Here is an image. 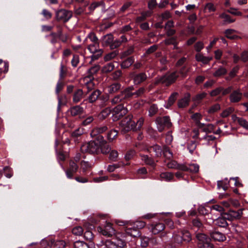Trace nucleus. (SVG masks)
<instances>
[{"label":"nucleus","instance_id":"bb28decb","mask_svg":"<svg viewBox=\"0 0 248 248\" xmlns=\"http://www.w3.org/2000/svg\"><path fill=\"white\" fill-rule=\"evenodd\" d=\"M152 150L155 153V156L157 157H159L162 155V149L160 146L157 144L151 146L148 149V151L150 152H151Z\"/></svg>","mask_w":248,"mask_h":248},{"label":"nucleus","instance_id":"f03ea898","mask_svg":"<svg viewBox=\"0 0 248 248\" xmlns=\"http://www.w3.org/2000/svg\"><path fill=\"white\" fill-rule=\"evenodd\" d=\"M178 77V75L177 72L175 71L169 75H165L164 76L156 78L155 84H157L161 83L165 84L167 86H169L174 82Z\"/></svg>","mask_w":248,"mask_h":248},{"label":"nucleus","instance_id":"4d7b16f0","mask_svg":"<svg viewBox=\"0 0 248 248\" xmlns=\"http://www.w3.org/2000/svg\"><path fill=\"white\" fill-rule=\"evenodd\" d=\"M109 153V159L112 161H116L118 157V152L114 150Z\"/></svg>","mask_w":248,"mask_h":248},{"label":"nucleus","instance_id":"6e6d98bb","mask_svg":"<svg viewBox=\"0 0 248 248\" xmlns=\"http://www.w3.org/2000/svg\"><path fill=\"white\" fill-rule=\"evenodd\" d=\"M234 109L232 107H230L224 110L220 114L223 118H226L234 111Z\"/></svg>","mask_w":248,"mask_h":248},{"label":"nucleus","instance_id":"c756f323","mask_svg":"<svg viewBox=\"0 0 248 248\" xmlns=\"http://www.w3.org/2000/svg\"><path fill=\"white\" fill-rule=\"evenodd\" d=\"M141 160L147 165H150L152 167H155L156 165L153 159L148 156L147 155H141Z\"/></svg>","mask_w":248,"mask_h":248},{"label":"nucleus","instance_id":"ea45409f","mask_svg":"<svg viewBox=\"0 0 248 248\" xmlns=\"http://www.w3.org/2000/svg\"><path fill=\"white\" fill-rule=\"evenodd\" d=\"M198 245L199 248H213V245L211 243L210 238L202 243H198Z\"/></svg>","mask_w":248,"mask_h":248},{"label":"nucleus","instance_id":"72a5a7b5","mask_svg":"<svg viewBox=\"0 0 248 248\" xmlns=\"http://www.w3.org/2000/svg\"><path fill=\"white\" fill-rule=\"evenodd\" d=\"M88 40H89L92 43L99 42L98 39L96 35L93 32H90L88 34L86 38L84 41L85 44H87Z\"/></svg>","mask_w":248,"mask_h":248},{"label":"nucleus","instance_id":"39448f33","mask_svg":"<svg viewBox=\"0 0 248 248\" xmlns=\"http://www.w3.org/2000/svg\"><path fill=\"white\" fill-rule=\"evenodd\" d=\"M87 48L90 52L93 53L91 56L92 61L97 60L101 56L103 53V50L99 48V43H91L87 45Z\"/></svg>","mask_w":248,"mask_h":248},{"label":"nucleus","instance_id":"9b49d317","mask_svg":"<svg viewBox=\"0 0 248 248\" xmlns=\"http://www.w3.org/2000/svg\"><path fill=\"white\" fill-rule=\"evenodd\" d=\"M78 169L77 164L73 160L69 161V166L68 169L65 170V173L67 177L72 179L74 174L76 173Z\"/></svg>","mask_w":248,"mask_h":248},{"label":"nucleus","instance_id":"3c124183","mask_svg":"<svg viewBox=\"0 0 248 248\" xmlns=\"http://www.w3.org/2000/svg\"><path fill=\"white\" fill-rule=\"evenodd\" d=\"M83 232V230L80 226H76L72 230V233L75 235L81 236Z\"/></svg>","mask_w":248,"mask_h":248},{"label":"nucleus","instance_id":"7ed1b4c3","mask_svg":"<svg viewBox=\"0 0 248 248\" xmlns=\"http://www.w3.org/2000/svg\"><path fill=\"white\" fill-rule=\"evenodd\" d=\"M132 118L131 116L128 115L121 122L120 125L124 132L137 130L135 122L132 120Z\"/></svg>","mask_w":248,"mask_h":248},{"label":"nucleus","instance_id":"f3484780","mask_svg":"<svg viewBox=\"0 0 248 248\" xmlns=\"http://www.w3.org/2000/svg\"><path fill=\"white\" fill-rule=\"evenodd\" d=\"M210 236L214 240L218 242L224 241L226 239L225 235L223 233L217 231L211 232Z\"/></svg>","mask_w":248,"mask_h":248},{"label":"nucleus","instance_id":"b1692460","mask_svg":"<svg viewBox=\"0 0 248 248\" xmlns=\"http://www.w3.org/2000/svg\"><path fill=\"white\" fill-rule=\"evenodd\" d=\"M195 59L198 62H202L203 64H207L212 59V58L204 56L202 54L198 53L196 54Z\"/></svg>","mask_w":248,"mask_h":248},{"label":"nucleus","instance_id":"680f3d73","mask_svg":"<svg viewBox=\"0 0 248 248\" xmlns=\"http://www.w3.org/2000/svg\"><path fill=\"white\" fill-rule=\"evenodd\" d=\"M196 238L198 240V243H202L209 238L204 233H199L196 234Z\"/></svg>","mask_w":248,"mask_h":248},{"label":"nucleus","instance_id":"603ef678","mask_svg":"<svg viewBox=\"0 0 248 248\" xmlns=\"http://www.w3.org/2000/svg\"><path fill=\"white\" fill-rule=\"evenodd\" d=\"M104 5V2L102 1H95L93 2L89 7V9L90 11H93L97 7L100 6V5Z\"/></svg>","mask_w":248,"mask_h":248},{"label":"nucleus","instance_id":"4c0bfd02","mask_svg":"<svg viewBox=\"0 0 248 248\" xmlns=\"http://www.w3.org/2000/svg\"><path fill=\"white\" fill-rule=\"evenodd\" d=\"M119 54L118 50H114L108 54H106L104 59L105 61H109L115 58Z\"/></svg>","mask_w":248,"mask_h":248},{"label":"nucleus","instance_id":"de8ad7c7","mask_svg":"<svg viewBox=\"0 0 248 248\" xmlns=\"http://www.w3.org/2000/svg\"><path fill=\"white\" fill-rule=\"evenodd\" d=\"M118 135V131L115 130H111L108 134L107 138L108 140L109 141H112L115 139Z\"/></svg>","mask_w":248,"mask_h":248},{"label":"nucleus","instance_id":"37998d69","mask_svg":"<svg viewBox=\"0 0 248 248\" xmlns=\"http://www.w3.org/2000/svg\"><path fill=\"white\" fill-rule=\"evenodd\" d=\"M124 101L120 93L119 94H117L115 96H114L111 99V103L112 105L117 104L118 103H120L124 102Z\"/></svg>","mask_w":248,"mask_h":248},{"label":"nucleus","instance_id":"2eb2a0df","mask_svg":"<svg viewBox=\"0 0 248 248\" xmlns=\"http://www.w3.org/2000/svg\"><path fill=\"white\" fill-rule=\"evenodd\" d=\"M148 78L145 73L141 72L133 75L132 79L135 85H139L145 81Z\"/></svg>","mask_w":248,"mask_h":248},{"label":"nucleus","instance_id":"412c9836","mask_svg":"<svg viewBox=\"0 0 248 248\" xmlns=\"http://www.w3.org/2000/svg\"><path fill=\"white\" fill-rule=\"evenodd\" d=\"M84 130V129L81 127H78V128L76 129L71 134L72 139L75 142L77 141L78 140V138L80 137L83 134Z\"/></svg>","mask_w":248,"mask_h":248},{"label":"nucleus","instance_id":"338daca9","mask_svg":"<svg viewBox=\"0 0 248 248\" xmlns=\"http://www.w3.org/2000/svg\"><path fill=\"white\" fill-rule=\"evenodd\" d=\"M197 147V144L195 141H190L187 145V149H188L190 153H193L194 151L196 149Z\"/></svg>","mask_w":248,"mask_h":248},{"label":"nucleus","instance_id":"c03bdc74","mask_svg":"<svg viewBox=\"0 0 248 248\" xmlns=\"http://www.w3.org/2000/svg\"><path fill=\"white\" fill-rule=\"evenodd\" d=\"M75 248H89L88 245L82 241H77L74 244Z\"/></svg>","mask_w":248,"mask_h":248},{"label":"nucleus","instance_id":"0e129e2a","mask_svg":"<svg viewBox=\"0 0 248 248\" xmlns=\"http://www.w3.org/2000/svg\"><path fill=\"white\" fill-rule=\"evenodd\" d=\"M202 128H203V131L206 133H211L214 131L215 126L212 124H208L206 125H204Z\"/></svg>","mask_w":248,"mask_h":248},{"label":"nucleus","instance_id":"2f4dec72","mask_svg":"<svg viewBox=\"0 0 248 248\" xmlns=\"http://www.w3.org/2000/svg\"><path fill=\"white\" fill-rule=\"evenodd\" d=\"M92 166L93 164L88 161L82 160L80 162V168L84 173L91 169Z\"/></svg>","mask_w":248,"mask_h":248},{"label":"nucleus","instance_id":"e2e57ef3","mask_svg":"<svg viewBox=\"0 0 248 248\" xmlns=\"http://www.w3.org/2000/svg\"><path fill=\"white\" fill-rule=\"evenodd\" d=\"M220 108V105L218 104H216L211 106L208 110V112L210 114L214 113Z\"/></svg>","mask_w":248,"mask_h":248},{"label":"nucleus","instance_id":"393cba45","mask_svg":"<svg viewBox=\"0 0 248 248\" xmlns=\"http://www.w3.org/2000/svg\"><path fill=\"white\" fill-rule=\"evenodd\" d=\"M226 216L219 217L215 220V224L220 227H226L228 225L227 222Z\"/></svg>","mask_w":248,"mask_h":248},{"label":"nucleus","instance_id":"4468645a","mask_svg":"<svg viewBox=\"0 0 248 248\" xmlns=\"http://www.w3.org/2000/svg\"><path fill=\"white\" fill-rule=\"evenodd\" d=\"M165 228V226L163 223H152L150 225L149 229L154 234H158L163 231Z\"/></svg>","mask_w":248,"mask_h":248},{"label":"nucleus","instance_id":"c85d7f7f","mask_svg":"<svg viewBox=\"0 0 248 248\" xmlns=\"http://www.w3.org/2000/svg\"><path fill=\"white\" fill-rule=\"evenodd\" d=\"M160 178L161 180L169 182L173 179L174 175L171 172H165L160 174Z\"/></svg>","mask_w":248,"mask_h":248},{"label":"nucleus","instance_id":"49530a36","mask_svg":"<svg viewBox=\"0 0 248 248\" xmlns=\"http://www.w3.org/2000/svg\"><path fill=\"white\" fill-rule=\"evenodd\" d=\"M187 171L196 173L199 171V166L196 164H191L187 166Z\"/></svg>","mask_w":248,"mask_h":248},{"label":"nucleus","instance_id":"f8f14e48","mask_svg":"<svg viewBox=\"0 0 248 248\" xmlns=\"http://www.w3.org/2000/svg\"><path fill=\"white\" fill-rule=\"evenodd\" d=\"M243 97L242 93L239 89L233 90L230 93L229 100L232 103H236L240 102Z\"/></svg>","mask_w":248,"mask_h":248},{"label":"nucleus","instance_id":"58836bf2","mask_svg":"<svg viewBox=\"0 0 248 248\" xmlns=\"http://www.w3.org/2000/svg\"><path fill=\"white\" fill-rule=\"evenodd\" d=\"M99 66L98 65H95L94 66L92 67L88 70V75L87 76L86 78H89V79H91V78L93 75L95 74L98 72L99 70Z\"/></svg>","mask_w":248,"mask_h":248},{"label":"nucleus","instance_id":"7c9ffc66","mask_svg":"<svg viewBox=\"0 0 248 248\" xmlns=\"http://www.w3.org/2000/svg\"><path fill=\"white\" fill-rule=\"evenodd\" d=\"M134 62V59L133 57H129L121 64L122 68L126 69L129 67Z\"/></svg>","mask_w":248,"mask_h":248},{"label":"nucleus","instance_id":"1a4fd4ad","mask_svg":"<svg viewBox=\"0 0 248 248\" xmlns=\"http://www.w3.org/2000/svg\"><path fill=\"white\" fill-rule=\"evenodd\" d=\"M243 215V209H240L237 211L230 210L227 213L224 214L228 220L232 221L234 219H240Z\"/></svg>","mask_w":248,"mask_h":248},{"label":"nucleus","instance_id":"5701e85b","mask_svg":"<svg viewBox=\"0 0 248 248\" xmlns=\"http://www.w3.org/2000/svg\"><path fill=\"white\" fill-rule=\"evenodd\" d=\"M236 31L234 29H227L225 31V36L228 39H231V40H234V39H240L241 37L238 35H234L233 33L234 32H236Z\"/></svg>","mask_w":248,"mask_h":248},{"label":"nucleus","instance_id":"8fccbe9b","mask_svg":"<svg viewBox=\"0 0 248 248\" xmlns=\"http://www.w3.org/2000/svg\"><path fill=\"white\" fill-rule=\"evenodd\" d=\"M114 69V65L113 63H107L103 67V71L105 73H109Z\"/></svg>","mask_w":248,"mask_h":248},{"label":"nucleus","instance_id":"0eeeda50","mask_svg":"<svg viewBox=\"0 0 248 248\" xmlns=\"http://www.w3.org/2000/svg\"><path fill=\"white\" fill-rule=\"evenodd\" d=\"M105 245L107 248H124L126 243L122 239H114L106 240Z\"/></svg>","mask_w":248,"mask_h":248},{"label":"nucleus","instance_id":"473e14b6","mask_svg":"<svg viewBox=\"0 0 248 248\" xmlns=\"http://www.w3.org/2000/svg\"><path fill=\"white\" fill-rule=\"evenodd\" d=\"M111 113V109L110 108L108 107L103 109L99 114L98 117L101 120H104L106 119Z\"/></svg>","mask_w":248,"mask_h":248},{"label":"nucleus","instance_id":"774afa93","mask_svg":"<svg viewBox=\"0 0 248 248\" xmlns=\"http://www.w3.org/2000/svg\"><path fill=\"white\" fill-rule=\"evenodd\" d=\"M84 237L87 240L91 241L93 237V234L91 231L87 230L84 233Z\"/></svg>","mask_w":248,"mask_h":248},{"label":"nucleus","instance_id":"13d9d810","mask_svg":"<svg viewBox=\"0 0 248 248\" xmlns=\"http://www.w3.org/2000/svg\"><path fill=\"white\" fill-rule=\"evenodd\" d=\"M158 111V108L155 104L151 105L149 109V114L150 116L155 115Z\"/></svg>","mask_w":248,"mask_h":248},{"label":"nucleus","instance_id":"79ce46f5","mask_svg":"<svg viewBox=\"0 0 248 248\" xmlns=\"http://www.w3.org/2000/svg\"><path fill=\"white\" fill-rule=\"evenodd\" d=\"M134 51V47L133 46H129L127 49L121 53V58L123 59L129 55L132 54Z\"/></svg>","mask_w":248,"mask_h":248},{"label":"nucleus","instance_id":"a878e982","mask_svg":"<svg viewBox=\"0 0 248 248\" xmlns=\"http://www.w3.org/2000/svg\"><path fill=\"white\" fill-rule=\"evenodd\" d=\"M202 117V115L199 113H194L191 116V119L194 120L196 125L199 128H202L204 126V124L200 122Z\"/></svg>","mask_w":248,"mask_h":248},{"label":"nucleus","instance_id":"f704fd0d","mask_svg":"<svg viewBox=\"0 0 248 248\" xmlns=\"http://www.w3.org/2000/svg\"><path fill=\"white\" fill-rule=\"evenodd\" d=\"M177 95L178 93H173L171 94L168 99L167 104L165 106L166 108H168L169 107L172 105L175 101L176 100Z\"/></svg>","mask_w":248,"mask_h":248},{"label":"nucleus","instance_id":"cd10ccee","mask_svg":"<svg viewBox=\"0 0 248 248\" xmlns=\"http://www.w3.org/2000/svg\"><path fill=\"white\" fill-rule=\"evenodd\" d=\"M101 94V92L96 90L93 91L88 97V100L89 103H93L98 98Z\"/></svg>","mask_w":248,"mask_h":248},{"label":"nucleus","instance_id":"4be33fe9","mask_svg":"<svg viewBox=\"0 0 248 248\" xmlns=\"http://www.w3.org/2000/svg\"><path fill=\"white\" fill-rule=\"evenodd\" d=\"M83 110V108L80 106H76L71 108L69 110V112L72 116H76L82 114Z\"/></svg>","mask_w":248,"mask_h":248},{"label":"nucleus","instance_id":"ddd939ff","mask_svg":"<svg viewBox=\"0 0 248 248\" xmlns=\"http://www.w3.org/2000/svg\"><path fill=\"white\" fill-rule=\"evenodd\" d=\"M134 88L133 86H129L120 92V94L124 100L126 101L131 98L134 95L132 91Z\"/></svg>","mask_w":248,"mask_h":248},{"label":"nucleus","instance_id":"20e7f679","mask_svg":"<svg viewBox=\"0 0 248 248\" xmlns=\"http://www.w3.org/2000/svg\"><path fill=\"white\" fill-rule=\"evenodd\" d=\"M100 149V145L94 141H90L83 144L80 147L81 151L83 153L90 154H97Z\"/></svg>","mask_w":248,"mask_h":248},{"label":"nucleus","instance_id":"c9c22d12","mask_svg":"<svg viewBox=\"0 0 248 248\" xmlns=\"http://www.w3.org/2000/svg\"><path fill=\"white\" fill-rule=\"evenodd\" d=\"M219 17L223 19V21L225 23H232L234 22L235 21V19L232 18L229 15L224 13L220 14L219 15Z\"/></svg>","mask_w":248,"mask_h":248},{"label":"nucleus","instance_id":"69168bd1","mask_svg":"<svg viewBox=\"0 0 248 248\" xmlns=\"http://www.w3.org/2000/svg\"><path fill=\"white\" fill-rule=\"evenodd\" d=\"M237 122L238 124L245 128V129H248V123L246 120L242 118H237Z\"/></svg>","mask_w":248,"mask_h":248},{"label":"nucleus","instance_id":"a211bd4d","mask_svg":"<svg viewBox=\"0 0 248 248\" xmlns=\"http://www.w3.org/2000/svg\"><path fill=\"white\" fill-rule=\"evenodd\" d=\"M122 85L119 82H114L108 86V92L109 94L117 93L121 88Z\"/></svg>","mask_w":248,"mask_h":248},{"label":"nucleus","instance_id":"864d4df0","mask_svg":"<svg viewBox=\"0 0 248 248\" xmlns=\"http://www.w3.org/2000/svg\"><path fill=\"white\" fill-rule=\"evenodd\" d=\"M204 10L207 11L209 13L215 12L216 10V7L213 3L209 2L206 4Z\"/></svg>","mask_w":248,"mask_h":248},{"label":"nucleus","instance_id":"e433bc0d","mask_svg":"<svg viewBox=\"0 0 248 248\" xmlns=\"http://www.w3.org/2000/svg\"><path fill=\"white\" fill-rule=\"evenodd\" d=\"M181 234L183 241L188 243L191 240V235L188 231L183 230L181 232Z\"/></svg>","mask_w":248,"mask_h":248},{"label":"nucleus","instance_id":"423d86ee","mask_svg":"<svg viewBox=\"0 0 248 248\" xmlns=\"http://www.w3.org/2000/svg\"><path fill=\"white\" fill-rule=\"evenodd\" d=\"M72 16V13L65 9H62L56 12V18L57 21L63 23L67 22Z\"/></svg>","mask_w":248,"mask_h":248},{"label":"nucleus","instance_id":"dca6fc26","mask_svg":"<svg viewBox=\"0 0 248 248\" xmlns=\"http://www.w3.org/2000/svg\"><path fill=\"white\" fill-rule=\"evenodd\" d=\"M124 228L125 232L127 234L134 237L140 235L139 230L136 229L132 223L127 224Z\"/></svg>","mask_w":248,"mask_h":248},{"label":"nucleus","instance_id":"6ab92c4d","mask_svg":"<svg viewBox=\"0 0 248 248\" xmlns=\"http://www.w3.org/2000/svg\"><path fill=\"white\" fill-rule=\"evenodd\" d=\"M190 95L187 93L185 94L184 98L180 99L178 102V106L179 108H183L186 107L188 105L190 101Z\"/></svg>","mask_w":248,"mask_h":248},{"label":"nucleus","instance_id":"aec40b11","mask_svg":"<svg viewBox=\"0 0 248 248\" xmlns=\"http://www.w3.org/2000/svg\"><path fill=\"white\" fill-rule=\"evenodd\" d=\"M83 97V92L82 89H78L74 93L73 102L75 103H78Z\"/></svg>","mask_w":248,"mask_h":248},{"label":"nucleus","instance_id":"5fc2aeb1","mask_svg":"<svg viewBox=\"0 0 248 248\" xmlns=\"http://www.w3.org/2000/svg\"><path fill=\"white\" fill-rule=\"evenodd\" d=\"M226 73L227 70L225 68L220 67L213 74V75L214 77H218L226 74Z\"/></svg>","mask_w":248,"mask_h":248},{"label":"nucleus","instance_id":"a18cd8bd","mask_svg":"<svg viewBox=\"0 0 248 248\" xmlns=\"http://www.w3.org/2000/svg\"><path fill=\"white\" fill-rule=\"evenodd\" d=\"M101 152L103 154H107L111 151V148L109 145L106 144H102L100 146Z\"/></svg>","mask_w":248,"mask_h":248},{"label":"nucleus","instance_id":"6e6552de","mask_svg":"<svg viewBox=\"0 0 248 248\" xmlns=\"http://www.w3.org/2000/svg\"><path fill=\"white\" fill-rule=\"evenodd\" d=\"M97 229L100 232L105 236H111L115 233V230L110 223H106L104 227L99 226Z\"/></svg>","mask_w":248,"mask_h":248},{"label":"nucleus","instance_id":"bf43d9fd","mask_svg":"<svg viewBox=\"0 0 248 248\" xmlns=\"http://www.w3.org/2000/svg\"><path fill=\"white\" fill-rule=\"evenodd\" d=\"M67 73V68L63 64H61L60 67V79H62L66 75Z\"/></svg>","mask_w":248,"mask_h":248},{"label":"nucleus","instance_id":"052dcab7","mask_svg":"<svg viewBox=\"0 0 248 248\" xmlns=\"http://www.w3.org/2000/svg\"><path fill=\"white\" fill-rule=\"evenodd\" d=\"M112 78L114 80H118L122 76V72L121 70H117L112 73Z\"/></svg>","mask_w":248,"mask_h":248},{"label":"nucleus","instance_id":"f257e3e1","mask_svg":"<svg viewBox=\"0 0 248 248\" xmlns=\"http://www.w3.org/2000/svg\"><path fill=\"white\" fill-rule=\"evenodd\" d=\"M157 128L159 132H162L166 128H170L172 123L169 116L158 117L155 119Z\"/></svg>","mask_w":248,"mask_h":248},{"label":"nucleus","instance_id":"9d476101","mask_svg":"<svg viewBox=\"0 0 248 248\" xmlns=\"http://www.w3.org/2000/svg\"><path fill=\"white\" fill-rule=\"evenodd\" d=\"M127 112V110L122 104L118 105L113 110L114 119H119Z\"/></svg>","mask_w":248,"mask_h":248},{"label":"nucleus","instance_id":"a19ab883","mask_svg":"<svg viewBox=\"0 0 248 248\" xmlns=\"http://www.w3.org/2000/svg\"><path fill=\"white\" fill-rule=\"evenodd\" d=\"M113 40V36L111 34H108L104 37V45L110 46Z\"/></svg>","mask_w":248,"mask_h":248},{"label":"nucleus","instance_id":"09e8293b","mask_svg":"<svg viewBox=\"0 0 248 248\" xmlns=\"http://www.w3.org/2000/svg\"><path fill=\"white\" fill-rule=\"evenodd\" d=\"M162 152H163V155L166 158L170 159L172 157V153L170 151L168 147L164 146Z\"/></svg>","mask_w":248,"mask_h":248}]
</instances>
